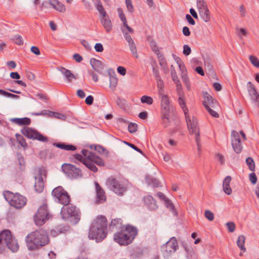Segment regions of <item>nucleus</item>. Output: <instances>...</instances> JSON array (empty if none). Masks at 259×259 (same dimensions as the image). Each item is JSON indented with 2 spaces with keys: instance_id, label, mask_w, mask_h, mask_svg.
<instances>
[{
  "instance_id": "58",
  "label": "nucleus",
  "mask_w": 259,
  "mask_h": 259,
  "mask_svg": "<svg viewBox=\"0 0 259 259\" xmlns=\"http://www.w3.org/2000/svg\"><path fill=\"white\" fill-rule=\"evenodd\" d=\"M175 60L178 64L180 70L183 69L184 70L185 68L184 64H183L182 60L179 57H176L175 58Z\"/></svg>"
},
{
  "instance_id": "60",
  "label": "nucleus",
  "mask_w": 259,
  "mask_h": 259,
  "mask_svg": "<svg viewBox=\"0 0 259 259\" xmlns=\"http://www.w3.org/2000/svg\"><path fill=\"white\" fill-rule=\"evenodd\" d=\"M249 180L252 184H255L257 182V177L254 172H252L249 176Z\"/></svg>"
},
{
  "instance_id": "39",
  "label": "nucleus",
  "mask_w": 259,
  "mask_h": 259,
  "mask_svg": "<svg viewBox=\"0 0 259 259\" xmlns=\"http://www.w3.org/2000/svg\"><path fill=\"white\" fill-rule=\"evenodd\" d=\"M182 72V79L185 84L186 88L189 90L190 89V84L189 79L187 74V71L186 68L183 70H181Z\"/></svg>"
},
{
  "instance_id": "36",
  "label": "nucleus",
  "mask_w": 259,
  "mask_h": 259,
  "mask_svg": "<svg viewBox=\"0 0 259 259\" xmlns=\"http://www.w3.org/2000/svg\"><path fill=\"white\" fill-rule=\"evenodd\" d=\"M245 241V237L243 235L239 236L237 241V246L243 252H245L246 251V248L244 246Z\"/></svg>"
},
{
  "instance_id": "10",
  "label": "nucleus",
  "mask_w": 259,
  "mask_h": 259,
  "mask_svg": "<svg viewBox=\"0 0 259 259\" xmlns=\"http://www.w3.org/2000/svg\"><path fill=\"white\" fill-rule=\"evenodd\" d=\"M79 213V209L72 205L64 206L61 210V214L63 219L67 220L71 217H73L76 223L80 220Z\"/></svg>"
},
{
  "instance_id": "64",
  "label": "nucleus",
  "mask_w": 259,
  "mask_h": 259,
  "mask_svg": "<svg viewBox=\"0 0 259 259\" xmlns=\"http://www.w3.org/2000/svg\"><path fill=\"white\" fill-rule=\"evenodd\" d=\"M149 183L151 184L154 187H158L159 186V181L156 179H152Z\"/></svg>"
},
{
  "instance_id": "8",
  "label": "nucleus",
  "mask_w": 259,
  "mask_h": 259,
  "mask_svg": "<svg viewBox=\"0 0 259 259\" xmlns=\"http://www.w3.org/2000/svg\"><path fill=\"white\" fill-rule=\"evenodd\" d=\"M52 195L56 201L64 206L68 205L71 201L70 195L62 186L55 188L52 192Z\"/></svg>"
},
{
  "instance_id": "26",
  "label": "nucleus",
  "mask_w": 259,
  "mask_h": 259,
  "mask_svg": "<svg viewBox=\"0 0 259 259\" xmlns=\"http://www.w3.org/2000/svg\"><path fill=\"white\" fill-rule=\"evenodd\" d=\"M231 177L227 176L223 181V187L224 192L227 195H230L232 193V189L230 186L231 181Z\"/></svg>"
},
{
  "instance_id": "14",
  "label": "nucleus",
  "mask_w": 259,
  "mask_h": 259,
  "mask_svg": "<svg viewBox=\"0 0 259 259\" xmlns=\"http://www.w3.org/2000/svg\"><path fill=\"white\" fill-rule=\"evenodd\" d=\"M22 134L29 139H36L41 142H46L48 138L37 131L29 127L25 126L21 129Z\"/></svg>"
},
{
  "instance_id": "19",
  "label": "nucleus",
  "mask_w": 259,
  "mask_h": 259,
  "mask_svg": "<svg viewBox=\"0 0 259 259\" xmlns=\"http://www.w3.org/2000/svg\"><path fill=\"white\" fill-rule=\"evenodd\" d=\"M203 95L204 100L203 101V105L205 108H212L215 109L216 107H218L217 101L207 93H205Z\"/></svg>"
},
{
  "instance_id": "13",
  "label": "nucleus",
  "mask_w": 259,
  "mask_h": 259,
  "mask_svg": "<svg viewBox=\"0 0 259 259\" xmlns=\"http://www.w3.org/2000/svg\"><path fill=\"white\" fill-rule=\"evenodd\" d=\"M178 248V242L176 237H171L170 240L161 247V252L165 257L168 256Z\"/></svg>"
},
{
  "instance_id": "35",
  "label": "nucleus",
  "mask_w": 259,
  "mask_h": 259,
  "mask_svg": "<svg viewBox=\"0 0 259 259\" xmlns=\"http://www.w3.org/2000/svg\"><path fill=\"white\" fill-rule=\"evenodd\" d=\"M199 15L201 18L206 22L210 20V15L208 8L205 9L204 10L200 11Z\"/></svg>"
},
{
  "instance_id": "22",
  "label": "nucleus",
  "mask_w": 259,
  "mask_h": 259,
  "mask_svg": "<svg viewBox=\"0 0 259 259\" xmlns=\"http://www.w3.org/2000/svg\"><path fill=\"white\" fill-rule=\"evenodd\" d=\"M90 63L94 70L98 73H101L104 69V64L101 61L92 58Z\"/></svg>"
},
{
  "instance_id": "4",
  "label": "nucleus",
  "mask_w": 259,
  "mask_h": 259,
  "mask_svg": "<svg viewBox=\"0 0 259 259\" xmlns=\"http://www.w3.org/2000/svg\"><path fill=\"white\" fill-rule=\"evenodd\" d=\"M138 234L137 228L130 225L122 227L119 232L114 235L115 241L121 245H127L131 244Z\"/></svg>"
},
{
  "instance_id": "57",
  "label": "nucleus",
  "mask_w": 259,
  "mask_h": 259,
  "mask_svg": "<svg viewBox=\"0 0 259 259\" xmlns=\"http://www.w3.org/2000/svg\"><path fill=\"white\" fill-rule=\"evenodd\" d=\"M36 96L39 98V99L46 102H48L50 99L49 97L46 94L38 93L36 94Z\"/></svg>"
},
{
  "instance_id": "47",
  "label": "nucleus",
  "mask_w": 259,
  "mask_h": 259,
  "mask_svg": "<svg viewBox=\"0 0 259 259\" xmlns=\"http://www.w3.org/2000/svg\"><path fill=\"white\" fill-rule=\"evenodd\" d=\"M16 137L17 141L23 147H27V143L22 136L17 134L16 135Z\"/></svg>"
},
{
  "instance_id": "63",
  "label": "nucleus",
  "mask_w": 259,
  "mask_h": 259,
  "mask_svg": "<svg viewBox=\"0 0 259 259\" xmlns=\"http://www.w3.org/2000/svg\"><path fill=\"white\" fill-rule=\"evenodd\" d=\"M206 109L212 116L216 118L219 117V114L217 112L212 110L211 108H206Z\"/></svg>"
},
{
  "instance_id": "16",
  "label": "nucleus",
  "mask_w": 259,
  "mask_h": 259,
  "mask_svg": "<svg viewBox=\"0 0 259 259\" xmlns=\"http://www.w3.org/2000/svg\"><path fill=\"white\" fill-rule=\"evenodd\" d=\"M247 88L251 99L259 106V94L257 92L255 87L251 81H249L247 82Z\"/></svg>"
},
{
  "instance_id": "33",
  "label": "nucleus",
  "mask_w": 259,
  "mask_h": 259,
  "mask_svg": "<svg viewBox=\"0 0 259 259\" xmlns=\"http://www.w3.org/2000/svg\"><path fill=\"white\" fill-rule=\"evenodd\" d=\"M6 245L13 252H16L19 249V245L17 243V241L14 237H13Z\"/></svg>"
},
{
  "instance_id": "55",
  "label": "nucleus",
  "mask_w": 259,
  "mask_h": 259,
  "mask_svg": "<svg viewBox=\"0 0 259 259\" xmlns=\"http://www.w3.org/2000/svg\"><path fill=\"white\" fill-rule=\"evenodd\" d=\"M150 46L152 51L157 55V53H160L158 47L157 46L156 42L154 40H152L150 42Z\"/></svg>"
},
{
  "instance_id": "32",
  "label": "nucleus",
  "mask_w": 259,
  "mask_h": 259,
  "mask_svg": "<svg viewBox=\"0 0 259 259\" xmlns=\"http://www.w3.org/2000/svg\"><path fill=\"white\" fill-rule=\"evenodd\" d=\"M101 21L106 31L110 32L112 28V25L109 17L107 16L106 17H103Z\"/></svg>"
},
{
  "instance_id": "43",
  "label": "nucleus",
  "mask_w": 259,
  "mask_h": 259,
  "mask_svg": "<svg viewBox=\"0 0 259 259\" xmlns=\"http://www.w3.org/2000/svg\"><path fill=\"white\" fill-rule=\"evenodd\" d=\"M121 225V220L120 219H115L112 220L109 226L110 229H113L114 227H119Z\"/></svg>"
},
{
  "instance_id": "1",
  "label": "nucleus",
  "mask_w": 259,
  "mask_h": 259,
  "mask_svg": "<svg viewBox=\"0 0 259 259\" xmlns=\"http://www.w3.org/2000/svg\"><path fill=\"white\" fill-rule=\"evenodd\" d=\"M50 242L49 235L42 229L36 230L29 233L25 237V243L30 251L37 250Z\"/></svg>"
},
{
  "instance_id": "17",
  "label": "nucleus",
  "mask_w": 259,
  "mask_h": 259,
  "mask_svg": "<svg viewBox=\"0 0 259 259\" xmlns=\"http://www.w3.org/2000/svg\"><path fill=\"white\" fill-rule=\"evenodd\" d=\"M145 206L150 210H155L158 208V205L155 199L150 195L143 197V199Z\"/></svg>"
},
{
  "instance_id": "52",
  "label": "nucleus",
  "mask_w": 259,
  "mask_h": 259,
  "mask_svg": "<svg viewBox=\"0 0 259 259\" xmlns=\"http://www.w3.org/2000/svg\"><path fill=\"white\" fill-rule=\"evenodd\" d=\"M205 217L209 221H212L214 219V214L209 210H205L204 212Z\"/></svg>"
},
{
  "instance_id": "40",
  "label": "nucleus",
  "mask_w": 259,
  "mask_h": 259,
  "mask_svg": "<svg viewBox=\"0 0 259 259\" xmlns=\"http://www.w3.org/2000/svg\"><path fill=\"white\" fill-rule=\"evenodd\" d=\"M197 6L199 13H200V11L204 10L205 9L208 8L206 3L204 0H197Z\"/></svg>"
},
{
  "instance_id": "29",
  "label": "nucleus",
  "mask_w": 259,
  "mask_h": 259,
  "mask_svg": "<svg viewBox=\"0 0 259 259\" xmlns=\"http://www.w3.org/2000/svg\"><path fill=\"white\" fill-rule=\"evenodd\" d=\"M53 145L61 149L67 151H75L76 148L72 145L67 144L65 143H54Z\"/></svg>"
},
{
  "instance_id": "21",
  "label": "nucleus",
  "mask_w": 259,
  "mask_h": 259,
  "mask_svg": "<svg viewBox=\"0 0 259 259\" xmlns=\"http://www.w3.org/2000/svg\"><path fill=\"white\" fill-rule=\"evenodd\" d=\"M14 236L9 230H5L0 233V248L3 242L7 244Z\"/></svg>"
},
{
  "instance_id": "7",
  "label": "nucleus",
  "mask_w": 259,
  "mask_h": 259,
  "mask_svg": "<svg viewBox=\"0 0 259 259\" xmlns=\"http://www.w3.org/2000/svg\"><path fill=\"white\" fill-rule=\"evenodd\" d=\"M106 185L109 189L120 196L123 195L127 189L124 182L112 176L106 180Z\"/></svg>"
},
{
  "instance_id": "3",
  "label": "nucleus",
  "mask_w": 259,
  "mask_h": 259,
  "mask_svg": "<svg viewBox=\"0 0 259 259\" xmlns=\"http://www.w3.org/2000/svg\"><path fill=\"white\" fill-rule=\"evenodd\" d=\"M81 153L85 158H83L81 154H76L74 155L75 158L82 162L91 171L94 172L98 171V168L94 164H96L99 166L104 165L103 160L95 153L89 151L87 149H83L81 150Z\"/></svg>"
},
{
  "instance_id": "61",
  "label": "nucleus",
  "mask_w": 259,
  "mask_h": 259,
  "mask_svg": "<svg viewBox=\"0 0 259 259\" xmlns=\"http://www.w3.org/2000/svg\"><path fill=\"white\" fill-rule=\"evenodd\" d=\"M124 143L125 144H126L127 145H128V146H130V147H131L132 148H133V149H134L135 150H136V151H137V152H139L140 153L143 154L142 151L141 149H140L139 148H138L135 145H134V144H132L131 143L127 142H124Z\"/></svg>"
},
{
  "instance_id": "37",
  "label": "nucleus",
  "mask_w": 259,
  "mask_h": 259,
  "mask_svg": "<svg viewBox=\"0 0 259 259\" xmlns=\"http://www.w3.org/2000/svg\"><path fill=\"white\" fill-rule=\"evenodd\" d=\"M17 158L19 165V168L21 171H23L25 168V161L24 158L21 154L18 153L17 154Z\"/></svg>"
},
{
  "instance_id": "23",
  "label": "nucleus",
  "mask_w": 259,
  "mask_h": 259,
  "mask_svg": "<svg viewBox=\"0 0 259 259\" xmlns=\"http://www.w3.org/2000/svg\"><path fill=\"white\" fill-rule=\"evenodd\" d=\"M95 186L97 201L99 202L105 201L106 199V196L104 190L101 188L98 182H95Z\"/></svg>"
},
{
  "instance_id": "54",
  "label": "nucleus",
  "mask_w": 259,
  "mask_h": 259,
  "mask_svg": "<svg viewBox=\"0 0 259 259\" xmlns=\"http://www.w3.org/2000/svg\"><path fill=\"white\" fill-rule=\"evenodd\" d=\"M176 84L177 90L178 91V93L179 95H182V87L181 83V82L179 79H177V81H173Z\"/></svg>"
},
{
  "instance_id": "49",
  "label": "nucleus",
  "mask_w": 259,
  "mask_h": 259,
  "mask_svg": "<svg viewBox=\"0 0 259 259\" xmlns=\"http://www.w3.org/2000/svg\"><path fill=\"white\" fill-rule=\"evenodd\" d=\"M138 129V125L135 123L131 122L128 125V130L130 133H135Z\"/></svg>"
},
{
  "instance_id": "62",
  "label": "nucleus",
  "mask_w": 259,
  "mask_h": 259,
  "mask_svg": "<svg viewBox=\"0 0 259 259\" xmlns=\"http://www.w3.org/2000/svg\"><path fill=\"white\" fill-rule=\"evenodd\" d=\"M191 52V48L188 45H185L183 47V54L185 55L188 56L190 54Z\"/></svg>"
},
{
  "instance_id": "30",
  "label": "nucleus",
  "mask_w": 259,
  "mask_h": 259,
  "mask_svg": "<svg viewBox=\"0 0 259 259\" xmlns=\"http://www.w3.org/2000/svg\"><path fill=\"white\" fill-rule=\"evenodd\" d=\"M60 71L66 77L69 82H71L72 79H76L77 78L69 70L67 69L64 67H61Z\"/></svg>"
},
{
  "instance_id": "59",
  "label": "nucleus",
  "mask_w": 259,
  "mask_h": 259,
  "mask_svg": "<svg viewBox=\"0 0 259 259\" xmlns=\"http://www.w3.org/2000/svg\"><path fill=\"white\" fill-rule=\"evenodd\" d=\"M165 205L169 209H170L171 210H174L175 209V206L174 204L171 202V201L167 198L164 201Z\"/></svg>"
},
{
  "instance_id": "34",
  "label": "nucleus",
  "mask_w": 259,
  "mask_h": 259,
  "mask_svg": "<svg viewBox=\"0 0 259 259\" xmlns=\"http://www.w3.org/2000/svg\"><path fill=\"white\" fill-rule=\"evenodd\" d=\"M179 98L178 100L179 104L183 109V111H184V113L185 115H187L188 114V109L187 108L186 106V103L185 99L184 97V96L182 95H179Z\"/></svg>"
},
{
  "instance_id": "50",
  "label": "nucleus",
  "mask_w": 259,
  "mask_h": 259,
  "mask_svg": "<svg viewBox=\"0 0 259 259\" xmlns=\"http://www.w3.org/2000/svg\"><path fill=\"white\" fill-rule=\"evenodd\" d=\"M170 72L171 78L173 81H177V79H179L178 76L177 75L176 71L173 65H171L170 66Z\"/></svg>"
},
{
  "instance_id": "27",
  "label": "nucleus",
  "mask_w": 259,
  "mask_h": 259,
  "mask_svg": "<svg viewBox=\"0 0 259 259\" xmlns=\"http://www.w3.org/2000/svg\"><path fill=\"white\" fill-rule=\"evenodd\" d=\"M11 121L19 125H28L31 123V119L28 117L21 118H14L11 119Z\"/></svg>"
},
{
  "instance_id": "12",
  "label": "nucleus",
  "mask_w": 259,
  "mask_h": 259,
  "mask_svg": "<svg viewBox=\"0 0 259 259\" xmlns=\"http://www.w3.org/2000/svg\"><path fill=\"white\" fill-rule=\"evenodd\" d=\"M46 171L42 168L37 167L34 169V177L35 180L34 188L36 192H41L44 188V182L42 175L46 176Z\"/></svg>"
},
{
  "instance_id": "41",
  "label": "nucleus",
  "mask_w": 259,
  "mask_h": 259,
  "mask_svg": "<svg viewBox=\"0 0 259 259\" xmlns=\"http://www.w3.org/2000/svg\"><path fill=\"white\" fill-rule=\"evenodd\" d=\"M128 45H129L130 49L132 52V54L136 58H138L139 55L138 54L136 45L135 43L134 42V41H132L130 43H128Z\"/></svg>"
},
{
  "instance_id": "6",
  "label": "nucleus",
  "mask_w": 259,
  "mask_h": 259,
  "mask_svg": "<svg viewBox=\"0 0 259 259\" xmlns=\"http://www.w3.org/2000/svg\"><path fill=\"white\" fill-rule=\"evenodd\" d=\"M4 196L11 206L17 209L22 208L26 203V198L19 193L7 191L4 192Z\"/></svg>"
},
{
  "instance_id": "25",
  "label": "nucleus",
  "mask_w": 259,
  "mask_h": 259,
  "mask_svg": "<svg viewBox=\"0 0 259 259\" xmlns=\"http://www.w3.org/2000/svg\"><path fill=\"white\" fill-rule=\"evenodd\" d=\"M117 12L120 20L123 22L124 26L126 27L130 33H133L134 32V30L128 25L125 16L123 13L122 9L121 8H118L117 9Z\"/></svg>"
},
{
  "instance_id": "20",
  "label": "nucleus",
  "mask_w": 259,
  "mask_h": 259,
  "mask_svg": "<svg viewBox=\"0 0 259 259\" xmlns=\"http://www.w3.org/2000/svg\"><path fill=\"white\" fill-rule=\"evenodd\" d=\"M48 113L49 115L50 116H52L54 117H55L56 118L62 120H65L67 118V116L66 115L58 113V112H52L47 110H44L42 111L41 112L39 113H33V115H46Z\"/></svg>"
},
{
  "instance_id": "51",
  "label": "nucleus",
  "mask_w": 259,
  "mask_h": 259,
  "mask_svg": "<svg viewBox=\"0 0 259 259\" xmlns=\"http://www.w3.org/2000/svg\"><path fill=\"white\" fill-rule=\"evenodd\" d=\"M13 40L18 45L21 46L23 44V38L20 35H15L13 38Z\"/></svg>"
},
{
  "instance_id": "15",
  "label": "nucleus",
  "mask_w": 259,
  "mask_h": 259,
  "mask_svg": "<svg viewBox=\"0 0 259 259\" xmlns=\"http://www.w3.org/2000/svg\"><path fill=\"white\" fill-rule=\"evenodd\" d=\"M232 136V145L234 151L236 153H240L242 151V146L241 144L240 136L238 133L233 131L231 134Z\"/></svg>"
},
{
  "instance_id": "5",
  "label": "nucleus",
  "mask_w": 259,
  "mask_h": 259,
  "mask_svg": "<svg viewBox=\"0 0 259 259\" xmlns=\"http://www.w3.org/2000/svg\"><path fill=\"white\" fill-rule=\"evenodd\" d=\"M186 121L188 129L190 135H194L197 148L199 151L201 149V139L198 120L195 117H190L189 114L185 115Z\"/></svg>"
},
{
  "instance_id": "28",
  "label": "nucleus",
  "mask_w": 259,
  "mask_h": 259,
  "mask_svg": "<svg viewBox=\"0 0 259 259\" xmlns=\"http://www.w3.org/2000/svg\"><path fill=\"white\" fill-rule=\"evenodd\" d=\"M158 94L159 97L161 98V106L162 108H164L166 110H168L170 103L168 97L167 95H164V93H161V94Z\"/></svg>"
},
{
  "instance_id": "53",
  "label": "nucleus",
  "mask_w": 259,
  "mask_h": 259,
  "mask_svg": "<svg viewBox=\"0 0 259 259\" xmlns=\"http://www.w3.org/2000/svg\"><path fill=\"white\" fill-rule=\"evenodd\" d=\"M125 4L128 11L130 13H133L134 11V8L132 4V0H125Z\"/></svg>"
},
{
  "instance_id": "56",
  "label": "nucleus",
  "mask_w": 259,
  "mask_h": 259,
  "mask_svg": "<svg viewBox=\"0 0 259 259\" xmlns=\"http://www.w3.org/2000/svg\"><path fill=\"white\" fill-rule=\"evenodd\" d=\"M226 226H227L228 231L230 232H233L236 228V226L234 223L232 222H228L226 224Z\"/></svg>"
},
{
  "instance_id": "11",
  "label": "nucleus",
  "mask_w": 259,
  "mask_h": 259,
  "mask_svg": "<svg viewBox=\"0 0 259 259\" xmlns=\"http://www.w3.org/2000/svg\"><path fill=\"white\" fill-rule=\"evenodd\" d=\"M62 169L66 176L70 179H79L82 177L81 170L70 163H64Z\"/></svg>"
},
{
  "instance_id": "38",
  "label": "nucleus",
  "mask_w": 259,
  "mask_h": 259,
  "mask_svg": "<svg viewBox=\"0 0 259 259\" xmlns=\"http://www.w3.org/2000/svg\"><path fill=\"white\" fill-rule=\"evenodd\" d=\"M157 56L159 61V65L163 68L167 67V62L163 54L160 53H157Z\"/></svg>"
},
{
  "instance_id": "48",
  "label": "nucleus",
  "mask_w": 259,
  "mask_h": 259,
  "mask_svg": "<svg viewBox=\"0 0 259 259\" xmlns=\"http://www.w3.org/2000/svg\"><path fill=\"white\" fill-rule=\"evenodd\" d=\"M249 60L251 64L256 67H259V60L254 56L250 55L249 57Z\"/></svg>"
},
{
  "instance_id": "42",
  "label": "nucleus",
  "mask_w": 259,
  "mask_h": 259,
  "mask_svg": "<svg viewBox=\"0 0 259 259\" xmlns=\"http://www.w3.org/2000/svg\"><path fill=\"white\" fill-rule=\"evenodd\" d=\"M96 8L97 10L99 11L100 14L103 17H106L107 16L106 11L104 10V8L102 4V3L99 2L96 5Z\"/></svg>"
},
{
  "instance_id": "2",
  "label": "nucleus",
  "mask_w": 259,
  "mask_h": 259,
  "mask_svg": "<svg viewBox=\"0 0 259 259\" xmlns=\"http://www.w3.org/2000/svg\"><path fill=\"white\" fill-rule=\"evenodd\" d=\"M107 220L105 217L100 216L92 223L89 232V238L101 242L107 236Z\"/></svg>"
},
{
  "instance_id": "46",
  "label": "nucleus",
  "mask_w": 259,
  "mask_h": 259,
  "mask_svg": "<svg viewBox=\"0 0 259 259\" xmlns=\"http://www.w3.org/2000/svg\"><path fill=\"white\" fill-rule=\"evenodd\" d=\"M141 101L142 103H145L148 105H151L153 102V99L151 97L146 95L141 97Z\"/></svg>"
},
{
  "instance_id": "9",
  "label": "nucleus",
  "mask_w": 259,
  "mask_h": 259,
  "mask_svg": "<svg viewBox=\"0 0 259 259\" xmlns=\"http://www.w3.org/2000/svg\"><path fill=\"white\" fill-rule=\"evenodd\" d=\"M51 218V215L48 212L47 205L44 204L38 209L34 217V220L37 226H41Z\"/></svg>"
},
{
  "instance_id": "31",
  "label": "nucleus",
  "mask_w": 259,
  "mask_h": 259,
  "mask_svg": "<svg viewBox=\"0 0 259 259\" xmlns=\"http://www.w3.org/2000/svg\"><path fill=\"white\" fill-rule=\"evenodd\" d=\"M66 229L64 226H59L56 227L54 229L51 230L50 234L53 237H55L58 236L61 234L64 233Z\"/></svg>"
},
{
  "instance_id": "24",
  "label": "nucleus",
  "mask_w": 259,
  "mask_h": 259,
  "mask_svg": "<svg viewBox=\"0 0 259 259\" xmlns=\"http://www.w3.org/2000/svg\"><path fill=\"white\" fill-rule=\"evenodd\" d=\"M50 5L56 10L62 13L66 10L65 6L58 0H52L49 2Z\"/></svg>"
},
{
  "instance_id": "18",
  "label": "nucleus",
  "mask_w": 259,
  "mask_h": 259,
  "mask_svg": "<svg viewBox=\"0 0 259 259\" xmlns=\"http://www.w3.org/2000/svg\"><path fill=\"white\" fill-rule=\"evenodd\" d=\"M203 95L204 100L203 101V105L205 108H212L215 109L216 107H218L217 101L207 93H205Z\"/></svg>"
},
{
  "instance_id": "45",
  "label": "nucleus",
  "mask_w": 259,
  "mask_h": 259,
  "mask_svg": "<svg viewBox=\"0 0 259 259\" xmlns=\"http://www.w3.org/2000/svg\"><path fill=\"white\" fill-rule=\"evenodd\" d=\"M246 162L249 169L252 171L255 170V164L253 159L251 157H248L246 159Z\"/></svg>"
},
{
  "instance_id": "44",
  "label": "nucleus",
  "mask_w": 259,
  "mask_h": 259,
  "mask_svg": "<svg viewBox=\"0 0 259 259\" xmlns=\"http://www.w3.org/2000/svg\"><path fill=\"white\" fill-rule=\"evenodd\" d=\"M156 79L157 86L158 90V94L164 93V83L161 78H159Z\"/></svg>"
}]
</instances>
